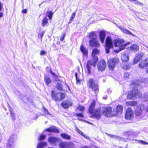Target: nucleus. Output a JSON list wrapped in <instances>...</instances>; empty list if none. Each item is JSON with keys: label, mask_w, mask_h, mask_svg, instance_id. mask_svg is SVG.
I'll use <instances>...</instances> for the list:
<instances>
[{"label": "nucleus", "mask_w": 148, "mask_h": 148, "mask_svg": "<svg viewBox=\"0 0 148 148\" xmlns=\"http://www.w3.org/2000/svg\"><path fill=\"white\" fill-rule=\"evenodd\" d=\"M124 41L123 40L121 39H116L114 41V44L115 47H119V49L114 50V51L118 53L119 51L125 49L126 46L129 43L125 44L122 45L124 43Z\"/></svg>", "instance_id": "nucleus-2"}, {"label": "nucleus", "mask_w": 148, "mask_h": 148, "mask_svg": "<svg viewBox=\"0 0 148 148\" xmlns=\"http://www.w3.org/2000/svg\"><path fill=\"white\" fill-rule=\"evenodd\" d=\"M45 32H43L42 33H40V34H39L38 36L39 37H40L41 38L43 36Z\"/></svg>", "instance_id": "nucleus-49"}, {"label": "nucleus", "mask_w": 148, "mask_h": 148, "mask_svg": "<svg viewBox=\"0 0 148 148\" xmlns=\"http://www.w3.org/2000/svg\"><path fill=\"white\" fill-rule=\"evenodd\" d=\"M48 23V19L46 17H45L42 21L41 25L43 27L46 26Z\"/></svg>", "instance_id": "nucleus-28"}, {"label": "nucleus", "mask_w": 148, "mask_h": 148, "mask_svg": "<svg viewBox=\"0 0 148 148\" xmlns=\"http://www.w3.org/2000/svg\"><path fill=\"white\" fill-rule=\"evenodd\" d=\"M145 99V100H143V101H147L148 100V94H146L145 95L144 97H143Z\"/></svg>", "instance_id": "nucleus-43"}, {"label": "nucleus", "mask_w": 148, "mask_h": 148, "mask_svg": "<svg viewBox=\"0 0 148 148\" xmlns=\"http://www.w3.org/2000/svg\"><path fill=\"white\" fill-rule=\"evenodd\" d=\"M95 105V101H93L89 106L88 111L89 113L92 114V117H95L97 119H99L101 114L100 112V109H95L94 107Z\"/></svg>", "instance_id": "nucleus-1"}, {"label": "nucleus", "mask_w": 148, "mask_h": 148, "mask_svg": "<svg viewBox=\"0 0 148 148\" xmlns=\"http://www.w3.org/2000/svg\"><path fill=\"white\" fill-rule=\"evenodd\" d=\"M76 130L78 133L81 135L84 138H86L87 139H89V138L88 136L86 135V134H84L82 132L80 131L77 127H76Z\"/></svg>", "instance_id": "nucleus-27"}, {"label": "nucleus", "mask_w": 148, "mask_h": 148, "mask_svg": "<svg viewBox=\"0 0 148 148\" xmlns=\"http://www.w3.org/2000/svg\"><path fill=\"white\" fill-rule=\"evenodd\" d=\"M136 92V91H134V90L129 92L127 95L128 98L132 99H134V94H135Z\"/></svg>", "instance_id": "nucleus-23"}, {"label": "nucleus", "mask_w": 148, "mask_h": 148, "mask_svg": "<svg viewBox=\"0 0 148 148\" xmlns=\"http://www.w3.org/2000/svg\"><path fill=\"white\" fill-rule=\"evenodd\" d=\"M113 45L111 38L110 36L107 37L106 40L105 48L106 52H109L110 49L112 47Z\"/></svg>", "instance_id": "nucleus-8"}, {"label": "nucleus", "mask_w": 148, "mask_h": 148, "mask_svg": "<svg viewBox=\"0 0 148 148\" xmlns=\"http://www.w3.org/2000/svg\"><path fill=\"white\" fill-rule=\"evenodd\" d=\"M66 84V85L67 86V87H68V88L69 90H70V88H69V86L68 85H67V84Z\"/></svg>", "instance_id": "nucleus-61"}, {"label": "nucleus", "mask_w": 148, "mask_h": 148, "mask_svg": "<svg viewBox=\"0 0 148 148\" xmlns=\"http://www.w3.org/2000/svg\"><path fill=\"white\" fill-rule=\"evenodd\" d=\"M99 53V51L97 49H94L92 50V57H97L96 55H98Z\"/></svg>", "instance_id": "nucleus-26"}, {"label": "nucleus", "mask_w": 148, "mask_h": 148, "mask_svg": "<svg viewBox=\"0 0 148 148\" xmlns=\"http://www.w3.org/2000/svg\"><path fill=\"white\" fill-rule=\"evenodd\" d=\"M103 114L105 116L108 117H112L114 116L112 113V108L110 107L104 108Z\"/></svg>", "instance_id": "nucleus-11"}, {"label": "nucleus", "mask_w": 148, "mask_h": 148, "mask_svg": "<svg viewBox=\"0 0 148 148\" xmlns=\"http://www.w3.org/2000/svg\"><path fill=\"white\" fill-rule=\"evenodd\" d=\"M76 115L81 118H83L84 117V116L82 114V113H78L76 114Z\"/></svg>", "instance_id": "nucleus-47"}, {"label": "nucleus", "mask_w": 148, "mask_h": 148, "mask_svg": "<svg viewBox=\"0 0 148 148\" xmlns=\"http://www.w3.org/2000/svg\"><path fill=\"white\" fill-rule=\"evenodd\" d=\"M147 48L148 49V46H147Z\"/></svg>", "instance_id": "nucleus-64"}, {"label": "nucleus", "mask_w": 148, "mask_h": 148, "mask_svg": "<svg viewBox=\"0 0 148 148\" xmlns=\"http://www.w3.org/2000/svg\"><path fill=\"white\" fill-rule=\"evenodd\" d=\"M71 104L70 103L66 102H64L62 103L61 105V106L64 108H68L69 106H71Z\"/></svg>", "instance_id": "nucleus-29"}, {"label": "nucleus", "mask_w": 148, "mask_h": 148, "mask_svg": "<svg viewBox=\"0 0 148 148\" xmlns=\"http://www.w3.org/2000/svg\"><path fill=\"white\" fill-rule=\"evenodd\" d=\"M48 13V16L50 19H51L53 13L51 12H47Z\"/></svg>", "instance_id": "nucleus-40"}, {"label": "nucleus", "mask_w": 148, "mask_h": 148, "mask_svg": "<svg viewBox=\"0 0 148 148\" xmlns=\"http://www.w3.org/2000/svg\"><path fill=\"white\" fill-rule=\"evenodd\" d=\"M106 66V63L103 60H101L97 65L98 70L101 71H104Z\"/></svg>", "instance_id": "nucleus-12"}, {"label": "nucleus", "mask_w": 148, "mask_h": 148, "mask_svg": "<svg viewBox=\"0 0 148 148\" xmlns=\"http://www.w3.org/2000/svg\"><path fill=\"white\" fill-rule=\"evenodd\" d=\"M144 112H148V107H145L144 105L141 104L139 105L137 109L136 114V115L138 116Z\"/></svg>", "instance_id": "nucleus-7"}, {"label": "nucleus", "mask_w": 148, "mask_h": 148, "mask_svg": "<svg viewBox=\"0 0 148 148\" xmlns=\"http://www.w3.org/2000/svg\"><path fill=\"white\" fill-rule=\"evenodd\" d=\"M2 139V135L1 134L0 132V142L1 141Z\"/></svg>", "instance_id": "nucleus-54"}, {"label": "nucleus", "mask_w": 148, "mask_h": 148, "mask_svg": "<svg viewBox=\"0 0 148 148\" xmlns=\"http://www.w3.org/2000/svg\"><path fill=\"white\" fill-rule=\"evenodd\" d=\"M117 61L118 60L116 58H111L108 60V64L110 69L113 70L115 67Z\"/></svg>", "instance_id": "nucleus-9"}, {"label": "nucleus", "mask_w": 148, "mask_h": 148, "mask_svg": "<svg viewBox=\"0 0 148 148\" xmlns=\"http://www.w3.org/2000/svg\"><path fill=\"white\" fill-rule=\"evenodd\" d=\"M132 84H133V83H132ZM133 84H135L136 85H137L138 84H139V83L138 82V81H137V82H135L134 83L133 82Z\"/></svg>", "instance_id": "nucleus-55"}, {"label": "nucleus", "mask_w": 148, "mask_h": 148, "mask_svg": "<svg viewBox=\"0 0 148 148\" xmlns=\"http://www.w3.org/2000/svg\"><path fill=\"white\" fill-rule=\"evenodd\" d=\"M148 66V58L142 60L139 64V66L140 68H143L144 67Z\"/></svg>", "instance_id": "nucleus-16"}, {"label": "nucleus", "mask_w": 148, "mask_h": 148, "mask_svg": "<svg viewBox=\"0 0 148 148\" xmlns=\"http://www.w3.org/2000/svg\"><path fill=\"white\" fill-rule=\"evenodd\" d=\"M126 119L131 120L133 118V112L131 109L128 108L126 111L125 116Z\"/></svg>", "instance_id": "nucleus-13"}, {"label": "nucleus", "mask_w": 148, "mask_h": 148, "mask_svg": "<svg viewBox=\"0 0 148 148\" xmlns=\"http://www.w3.org/2000/svg\"><path fill=\"white\" fill-rule=\"evenodd\" d=\"M142 58V57L141 55L140 54L138 55L134 59V62L133 64H136L138 61H139L140 60H141Z\"/></svg>", "instance_id": "nucleus-30"}, {"label": "nucleus", "mask_w": 148, "mask_h": 148, "mask_svg": "<svg viewBox=\"0 0 148 148\" xmlns=\"http://www.w3.org/2000/svg\"><path fill=\"white\" fill-rule=\"evenodd\" d=\"M46 52L44 50L41 51L40 52V54L41 55H44L45 54H46Z\"/></svg>", "instance_id": "nucleus-46"}, {"label": "nucleus", "mask_w": 148, "mask_h": 148, "mask_svg": "<svg viewBox=\"0 0 148 148\" xmlns=\"http://www.w3.org/2000/svg\"><path fill=\"white\" fill-rule=\"evenodd\" d=\"M75 145L71 142H62L59 144V147L61 148H73Z\"/></svg>", "instance_id": "nucleus-10"}, {"label": "nucleus", "mask_w": 148, "mask_h": 148, "mask_svg": "<svg viewBox=\"0 0 148 148\" xmlns=\"http://www.w3.org/2000/svg\"><path fill=\"white\" fill-rule=\"evenodd\" d=\"M130 2H133L136 5H139L140 4H143V3H141L137 0H128Z\"/></svg>", "instance_id": "nucleus-37"}, {"label": "nucleus", "mask_w": 148, "mask_h": 148, "mask_svg": "<svg viewBox=\"0 0 148 148\" xmlns=\"http://www.w3.org/2000/svg\"><path fill=\"white\" fill-rule=\"evenodd\" d=\"M99 36L100 41L102 43L104 42L106 36V34L104 32L101 31L99 33Z\"/></svg>", "instance_id": "nucleus-18"}, {"label": "nucleus", "mask_w": 148, "mask_h": 148, "mask_svg": "<svg viewBox=\"0 0 148 148\" xmlns=\"http://www.w3.org/2000/svg\"><path fill=\"white\" fill-rule=\"evenodd\" d=\"M139 48V45L136 44L131 45L130 47V49L131 50L136 51H138Z\"/></svg>", "instance_id": "nucleus-19"}, {"label": "nucleus", "mask_w": 148, "mask_h": 148, "mask_svg": "<svg viewBox=\"0 0 148 148\" xmlns=\"http://www.w3.org/2000/svg\"><path fill=\"white\" fill-rule=\"evenodd\" d=\"M75 75L76 78V81H77L76 84H79L80 83V80L79 79H78L77 78V75L76 74H75Z\"/></svg>", "instance_id": "nucleus-45"}, {"label": "nucleus", "mask_w": 148, "mask_h": 148, "mask_svg": "<svg viewBox=\"0 0 148 148\" xmlns=\"http://www.w3.org/2000/svg\"><path fill=\"white\" fill-rule=\"evenodd\" d=\"M134 91H136V92L135 94H134V99L139 98L141 96V93L138 90H135Z\"/></svg>", "instance_id": "nucleus-31"}, {"label": "nucleus", "mask_w": 148, "mask_h": 148, "mask_svg": "<svg viewBox=\"0 0 148 148\" xmlns=\"http://www.w3.org/2000/svg\"><path fill=\"white\" fill-rule=\"evenodd\" d=\"M130 66H126L125 67H124V68L126 70H128L130 69Z\"/></svg>", "instance_id": "nucleus-53"}, {"label": "nucleus", "mask_w": 148, "mask_h": 148, "mask_svg": "<svg viewBox=\"0 0 148 148\" xmlns=\"http://www.w3.org/2000/svg\"><path fill=\"white\" fill-rule=\"evenodd\" d=\"M96 35L95 32H91L89 35V37L91 39L89 41L90 45L91 47H99L100 45L96 38Z\"/></svg>", "instance_id": "nucleus-3"}, {"label": "nucleus", "mask_w": 148, "mask_h": 148, "mask_svg": "<svg viewBox=\"0 0 148 148\" xmlns=\"http://www.w3.org/2000/svg\"><path fill=\"white\" fill-rule=\"evenodd\" d=\"M59 140L60 139L59 138L54 137H50L48 139L49 142L53 146L56 145Z\"/></svg>", "instance_id": "nucleus-14"}, {"label": "nucleus", "mask_w": 148, "mask_h": 148, "mask_svg": "<svg viewBox=\"0 0 148 148\" xmlns=\"http://www.w3.org/2000/svg\"><path fill=\"white\" fill-rule=\"evenodd\" d=\"M76 14L75 12L73 13L71 17L70 20H73Z\"/></svg>", "instance_id": "nucleus-42"}, {"label": "nucleus", "mask_w": 148, "mask_h": 148, "mask_svg": "<svg viewBox=\"0 0 148 148\" xmlns=\"http://www.w3.org/2000/svg\"><path fill=\"white\" fill-rule=\"evenodd\" d=\"M59 95L60 97V100L63 99L66 96L65 94L63 93H59Z\"/></svg>", "instance_id": "nucleus-38"}, {"label": "nucleus", "mask_w": 148, "mask_h": 148, "mask_svg": "<svg viewBox=\"0 0 148 148\" xmlns=\"http://www.w3.org/2000/svg\"><path fill=\"white\" fill-rule=\"evenodd\" d=\"M45 131L49 132H54L57 133L59 132V130L55 127L54 126L51 127H50L46 129Z\"/></svg>", "instance_id": "nucleus-17"}, {"label": "nucleus", "mask_w": 148, "mask_h": 148, "mask_svg": "<svg viewBox=\"0 0 148 148\" xmlns=\"http://www.w3.org/2000/svg\"><path fill=\"white\" fill-rule=\"evenodd\" d=\"M125 76L127 78L128 76H129L128 74L127 73H125Z\"/></svg>", "instance_id": "nucleus-56"}, {"label": "nucleus", "mask_w": 148, "mask_h": 148, "mask_svg": "<svg viewBox=\"0 0 148 148\" xmlns=\"http://www.w3.org/2000/svg\"><path fill=\"white\" fill-rule=\"evenodd\" d=\"M45 135H41L39 137V140H42L45 138Z\"/></svg>", "instance_id": "nucleus-41"}, {"label": "nucleus", "mask_w": 148, "mask_h": 148, "mask_svg": "<svg viewBox=\"0 0 148 148\" xmlns=\"http://www.w3.org/2000/svg\"><path fill=\"white\" fill-rule=\"evenodd\" d=\"M51 73L54 76H56L55 74L52 71H51Z\"/></svg>", "instance_id": "nucleus-57"}, {"label": "nucleus", "mask_w": 148, "mask_h": 148, "mask_svg": "<svg viewBox=\"0 0 148 148\" xmlns=\"http://www.w3.org/2000/svg\"><path fill=\"white\" fill-rule=\"evenodd\" d=\"M123 108V107L120 105H118L116 107V114H118L122 113Z\"/></svg>", "instance_id": "nucleus-22"}, {"label": "nucleus", "mask_w": 148, "mask_h": 148, "mask_svg": "<svg viewBox=\"0 0 148 148\" xmlns=\"http://www.w3.org/2000/svg\"><path fill=\"white\" fill-rule=\"evenodd\" d=\"M137 103L136 101H131L129 102H126V104L130 106H134L136 105Z\"/></svg>", "instance_id": "nucleus-34"}, {"label": "nucleus", "mask_w": 148, "mask_h": 148, "mask_svg": "<svg viewBox=\"0 0 148 148\" xmlns=\"http://www.w3.org/2000/svg\"><path fill=\"white\" fill-rule=\"evenodd\" d=\"M45 80L47 85H49V84L51 82V80L50 78L48 77L47 76L45 77Z\"/></svg>", "instance_id": "nucleus-35"}, {"label": "nucleus", "mask_w": 148, "mask_h": 148, "mask_svg": "<svg viewBox=\"0 0 148 148\" xmlns=\"http://www.w3.org/2000/svg\"><path fill=\"white\" fill-rule=\"evenodd\" d=\"M3 16V13L1 12H0V17H2Z\"/></svg>", "instance_id": "nucleus-58"}, {"label": "nucleus", "mask_w": 148, "mask_h": 148, "mask_svg": "<svg viewBox=\"0 0 148 148\" xmlns=\"http://www.w3.org/2000/svg\"><path fill=\"white\" fill-rule=\"evenodd\" d=\"M65 37V35H64L62 37L60 38V40L62 41H63Z\"/></svg>", "instance_id": "nucleus-52"}, {"label": "nucleus", "mask_w": 148, "mask_h": 148, "mask_svg": "<svg viewBox=\"0 0 148 148\" xmlns=\"http://www.w3.org/2000/svg\"><path fill=\"white\" fill-rule=\"evenodd\" d=\"M85 109L84 107L81 105H79L78 106L77 108V109L80 110L81 111H83Z\"/></svg>", "instance_id": "nucleus-39"}, {"label": "nucleus", "mask_w": 148, "mask_h": 148, "mask_svg": "<svg viewBox=\"0 0 148 148\" xmlns=\"http://www.w3.org/2000/svg\"><path fill=\"white\" fill-rule=\"evenodd\" d=\"M80 50L83 53L84 55L86 56L87 55L88 53V51L83 45H82L80 47Z\"/></svg>", "instance_id": "nucleus-25"}, {"label": "nucleus", "mask_w": 148, "mask_h": 148, "mask_svg": "<svg viewBox=\"0 0 148 148\" xmlns=\"http://www.w3.org/2000/svg\"><path fill=\"white\" fill-rule=\"evenodd\" d=\"M146 72L147 73H148V68L146 70Z\"/></svg>", "instance_id": "nucleus-62"}, {"label": "nucleus", "mask_w": 148, "mask_h": 148, "mask_svg": "<svg viewBox=\"0 0 148 148\" xmlns=\"http://www.w3.org/2000/svg\"><path fill=\"white\" fill-rule=\"evenodd\" d=\"M139 142L140 143H142L143 144H145V145H148V143L147 142L143 141L142 140H140L139 141Z\"/></svg>", "instance_id": "nucleus-44"}, {"label": "nucleus", "mask_w": 148, "mask_h": 148, "mask_svg": "<svg viewBox=\"0 0 148 148\" xmlns=\"http://www.w3.org/2000/svg\"><path fill=\"white\" fill-rule=\"evenodd\" d=\"M92 59L88 60L86 64L88 73L90 74L91 73V66L95 67L96 63L98 60V57H92Z\"/></svg>", "instance_id": "nucleus-4"}, {"label": "nucleus", "mask_w": 148, "mask_h": 148, "mask_svg": "<svg viewBox=\"0 0 148 148\" xmlns=\"http://www.w3.org/2000/svg\"><path fill=\"white\" fill-rule=\"evenodd\" d=\"M44 113L45 116L48 118L51 117L52 115L49 113L48 111L46 109H44Z\"/></svg>", "instance_id": "nucleus-33"}, {"label": "nucleus", "mask_w": 148, "mask_h": 148, "mask_svg": "<svg viewBox=\"0 0 148 148\" xmlns=\"http://www.w3.org/2000/svg\"><path fill=\"white\" fill-rule=\"evenodd\" d=\"M61 136L63 138L67 140H70L71 138V136H70L65 133L61 134Z\"/></svg>", "instance_id": "nucleus-32"}, {"label": "nucleus", "mask_w": 148, "mask_h": 148, "mask_svg": "<svg viewBox=\"0 0 148 148\" xmlns=\"http://www.w3.org/2000/svg\"><path fill=\"white\" fill-rule=\"evenodd\" d=\"M133 134V133L131 132H127L125 134L126 135H132Z\"/></svg>", "instance_id": "nucleus-50"}, {"label": "nucleus", "mask_w": 148, "mask_h": 148, "mask_svg": "<svg viewBox=\"0 0 148 148\" xmlns=\"http://www.w3.org/2000/svg\"><path fill=\"white\" fill-rule=\"evenodd\" d=\"M78 119L79 120H82V119H80V118H78Z\"/></svg>", "instance_id": "nucleus-63"}, {"label": "nucleus", "mask_w": 148, "mask_h": 148, "mask_svg": "<svg viewBox=\"0 0 148 148\" xmlns=\"http://www.w3.org/2000/svg\"><path fill=\"white\" fill-rule=\"evenodd\" d=\"M119 28L123 33L126 34H128L129 35H131L133 36L136 37V36L135 35L132 34L130 31L126 29L125 28L120 27H119Z\"/></svg>", "instance_id": "nucleus-20"}, {"label": "nucleus", "mask_w": 148, "mask_h": 148, "mask_svg": "<svg viewBox=\"0 0 148 148\" xmlns=\"http://www.w3.org/2000/svg\"><path fill=\"white\" fill-rule=\"evenodd\" d=\"M16 137V136L15 135H12L10 136L7 143L6 148H13L14 147Z\"/></svg>", "instance_id": "nucleus-6"}, {"label": "nucleus", "mask_w": 148, "mask_h": 148, "mask_svg": "<svg viewBox=\"0 0 148 148\" xmlns=\"http://www.w3.org/2000/svg\"><path fill=\"white\" fill-rule=\"evenodd\" d=\"M22 12L23 13H26L27 12V10L26 9H24L22 11Z\"/></svg>", "instance_id": "nucleus-51"}, {"label": "nucleus", "mask_w": 148, "mask_h": 148, "mask_svg": "<svg viewBox=\"0 0 148 148\" xmlns=\"http://www.w3.org/2000/svg\"><path fill=\"white\" fill-rule=\"evenodd\" d=\"M88 85L94 91L95 93H98V86L92 79L90 78L89 79Z\"/></svg>", "instance_id": "nucleus-5"}, {"label": "nucleus", "mask_w": 148, "mask_h": 148, "mask_svg": "<svg viewBox=\"0 0 148 148\" xmlns=\"http://www.w3.org/2000/svg\"><path fill=\"white\" fill-rule=\"evenodd\" d=\"M47 145V143L45 142H40L38 143L37 148H43Z\"/></svg>", "instance_id": "nucleus-24"}, {"label": "nucleus", "mask_w": 148, "mask_h": 148, "mask_svg": "<svg viewBox=\"0 0 148 148\" xmlns=\"http://www.w3.org/2000/svg\"><path fill=\"white\" fill-rule=\"evenodd\" d=\"M129 55L125 53H123L121 56V59L123 62H127L129 60Z\"/></svg>", "instance_id": "nucleus-21"}, {"label": "nucleus", "mask_w": 148, "mask_h": 148, "mask_svg": "<svg viewBox=\"0 0 148 148\" xmlns=\"http://www.w3.org/2000/svg\"><path fill=\"white\" fill-rule=\"evenodd\" d=\"M62 86L60 83H58L56 85L57 88L60 90L62 91L63 90L62 89Z\"/></svg>", "instance_id": "nucleus-36"}, {"label": "nucleus", "mask_w": 148, "mask_h": 148, "mask_svg": "<svg viewBox=\"0 0 148 148\" xmlns=\"http://www.w3.org/2000/svg\"><path fill=\"white\" fill-rule=\"evenodd\" d=\"M1 3L0 2V10H1Z\"/></svg>", "instance_id": "nucleus-60"}, {"label": "nucleus", "mask_w": 148, "mask_h": 148, "mask_svg": "<svg viewBox=\"0 0 148 148\" xmlns=\"http://www.w3.org/2000/svg\"><path fill=\"white\" fill-rule=\"evenodd\" d=\"M81 148H89L88 147L84 146L83 147H82Z\"/></svg>", "instance_id": "nucleus-59"}, {"label": "nucleus", "mask_w": 148, "mask_h": 148, "mask_svg": "<svg viewBox=\"0 0 148 148\" xmlns=\"http://www.w3.org/2000/svg\"><path fill=\"white\" fill-rule=\"evenodd\" d=\"M59 93H57L53 90H52L51 92V96L53 99L56 101L60 100Z\"/></svg>", "instance_id": "nucleus-15"}, {"label": "nucleus", "mask_w": 148, "mask_h": 148, "mask_svg": "<svg viewBox=\"0 0 148 148\" xmlns=\"http://www.w3.org/2000/svg\"><path fill=\"white\" fill-rule=\"evenodd\" d=\"M11 117L12 118V119H13L14 120L15 119V117L14 116V113L12 112H11Z\"/></svg>", "instance_id": "nucleus-48"}]
</instances>
